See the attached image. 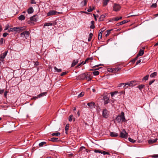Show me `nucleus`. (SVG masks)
<instances>
[{"instance_id": "56", "label": "nucleus", "mask_w": 158, "mask_h": 158, "mask_svg": "<svg viewBox=\"0 0 158 158\" xmlns=\"http://www.w3.org/2000/svg\"><path fill=\"white\" fill-rule=\"evenodd\" d=\"M141 59H140L139 60H138L136 62V65L138 64L139 63H140L141 62Z\"/></svg>"}, {"instance_id": "51", "label": "nucleus", "mask_w": 158, "mask_h": 158, "mask_svg": "<svg viewBox=\"0 0 158 158\" xmlns=\"http://www.w3.org/2000/svg\"><path fill=\"white\" fill-rule=\"evenodd\" d=\"M4 91V89H2L0 88V94H3Z\"/></svg>"}, {"instance_id": "6", "label": "nucleus", "mask_w": 158, "mask_h": 158, "mask_svg": "<svg viewBox=\"0 0 158 158\" xmlns=\"http://www.w3.org/2000/svg\"><path fill=\"white\" fill-rule=\"evenodd\" d=\"M107 110L105 109L103 110L102 111V116L103 117L105 118H107L108 117Z\"/></svg>"}, {"instance_id": "49", "label": "nucleus", "mask_w": 158, "mask_h": 158, "mask_svg": "<svg viewBox=\"0 0 158 158\" xmlns=\"http://www.w3.org/2000/svg\"><path fill=\"white\" fill-rule=\"evenodd\" d=\"M4 39L1 38L0 39V45L2 44L3 43Z\"/></svg>"}, {"instance_id": "44", "label": "nucleus", "mask_w": 158, "mask_h": 158, "mask_svg": "<svg viewBox=\"0 0 158 158\" xmlns=\"http://www.w3.org/2000/svg\"><path fill=\"white\" fill-rule=\"evenodd\" d=\"M138 56H137L134 59L132 60L131 61V62L133 63H134L135 61L137 59Z\"/></svg>"}, {"instance_id": "30", "label": "nucleus", "mask_w": 158, "mask_h": 158, "mask_svg": "<svg viewBox=\"0 0 158 158\" xmlns=\"http://www.w3.org/2000/svg\"><path fill=\"white\" fill-rule=\"evenodd\" d=\"M122 17H117L115 18H114L112 20H115V21H117L121 19H122Z\"/></svg>"}, {"instance_id": "13", "label": "nucleus", "mask_w": 158, "mask_h": 158, "mask_svg": "<svg viewBox=\"0 0 158 158\" xmlns=\"http://www.w3.org/2000/svg\"><path fill=\"white\" fill-rule=\"evenodd\" d=\"M110 135L111 137H116L118 136V135L117 133H116L115 132H110Z\"/></svg>"}, {"instance_id": "40", "label": "nucleus", "mask_w": 158, "mask_h": 158, "mask_svg": "<svg viewBox=\"0 0 158 158\" xmlns=\"http://www.w3.org/2000/svg\"><path fill=\"white\" fill-rule=\"evenodd\" d=\"M84 95V92H82L81 93H80L78 95V97L80 98L82 97Z\"/></svg>"}, {"instance_id": "15", "label": "nucleus", "mask_w": 158, "mask_h": 158, "mask_svg": "<svg viewBox=\"0 0 158 158\" xmlns=\"http://www.w3.org/2000/svg\"><path fill=\"white\" fill-rule=\"evenodd\" d=\"M157 139H153L149 140L148 141V143L149 144H152V143H155Z\"/></svg>"}, {"instance_id": "9", "label": "nucleus", "mask_w": 158, "mask_h": 158, "mask_svg": "<svg viewBox=\"0 0 158 158\" xmlns=\"http://www.w3.org/2000/svg\"><path fill=\"white\" fill-rule=\"evenodd\" d=\"M26 28V27L25 26L22 27H17V31H19V32L25 30Z\"/></svg>"}, {"instance_id": "20", "label": "nucleus", "mask_w": 158, "mask_h": 158, "mask_svg": "<svg viewBox=\"0 0 158 158\" xmlns=\"http://www.w3.org/2000/svg\"><path fill=\"white\" fill-rule=\"evenodd\" d=\"M144 53V51L143 50H140L138 54L137 55V56H142L143 55Z\"/></svg>"}, {"instance_id": "57", "label": "nucleus", "mask_w": 158, "mask_h": 158, "mask_svg": "<svg viewBox=\"0 0 158 158\" xmlns=\"http://www.w3.org/2000/svg\"><path fill=\"white\" fill-rule=\"evenodd\" d=\"M124 85V83H121L119 84L118 86V87H120L122 86V85Z\"/></svg>"}, {"instance_id": "45", "label": "nucleus", "mask_w": 158, "mask_h": 158, "mask_svg": "<svg viewBox=\"0 0 158 158\" xmlns=\"http://www.w3.org/2000/svg\"><path fill=\"white\" fill-rule=\"evenodd\" d=\"M102 154H103V155H110V153L109 152L103 151L102 152Z\"/></svg>"}, {"instance_id": "4", "label": "nucleus", "mask_w": 158, "mask_h": 158, "mask_svg": "<svg viewBox=\"0 0 158 158\" xmlns=\"http://www.w3.org/2000/svg\"><path fill=\"white\" fill-rule=\"evenodd\" d=\"M7 51H6L4 53H2L1 54L0 56V61H3L4 60V59L5 58L6 56L7 55Z\"/></svg>"}, {"instance_id": "46", "label": "nucleus", "mask_w": 158, "mask_h": 158, "mask_svg": "<svg viewBox=\"0 0 158 158\" xmlns=\"http://www.w3.org/2000/svg\"><path fill=\"white\" fill-rule=\"evenodd\" d=\"M68 73V72H63L62 73L60 74V76H63L64 75H66V74H67Z\"/></svg>"}, {"instance_id": "60", "label": "nucleus", "mask_w": 158, "mask_h": 158, "mask_svg": "<svg viewBox=\"0 0 158 158\" xmlns=\"http://www.w3.org/2000/svg\"><path fill=\"white\" fill-rule=\"evenodd\" d=\"M155 81V80H152L150 81L149 83V85H151Z\"/></svg>"}, {"instance_id": "5", "label": "nucleus", "mask_w": 158, "mask_h": 158, "mask_svg": "<svg viewBox=\"0 0 158 158\" xmlns=\"http://www.w3.org/2000/svg\"><path fill=\"white\" fill-rule=\"evenodd\" d=\"M86 74L85 73H83L81 74L78 77V78L81 80L85 79L86 77Z\"/></svg>"}, {"instance_id": "11", "label": "nucleus", "mask_w": 158, "mask_h": 158, "mask_svg": "<svg viewBox=\"0 0 158 158\" xmlns=\"http://www.w3.org/2000/svg\"><path fill=\"white\" fill-rule=\"evenodd\" d=\"M56 13H57V11L54 10H51L47 13V15L49 16L55 15L56 14Z\"/></svg>"}, {"instance_id": "35", "label": "nucleus", "mask_w": 158, "mask_h": 158, "mask_svg": "<svg viewBox=\"0 0 158 158\" xmlns=\"http://www.w3.org/2000/svg\"><path fill=\"white\" fill-rule=\"evenodd\" d=\"M24 32L25 37H28L29 36L30 33L28 31H24Z\"/></svg>"}, {"instance_id": "55", "label": "nucleus", "mask_w": 158, "mask_h": 158, "mask_svg": "<svg viewBox=\"0 0 158 158\" xmlns=\"http://www.w3.org/2000/svg\"><path fill=\"white\" fill-rule=\"evenodd\" d=\"M20 35L22 37H25L24 31L21 33L20 34Z\"/></svg>"}, {"instance_id": "16", "label": "nucleus", "mask_w": 158, "mask_h": 158, "mask_svg": "<svg viewBox=\"0 0 158 158\" xmlns=\"http://www.w3.org/2000/svg\"><path fill=\"white\" fill-rule=\"evenodd\" d=\"M34 11V10L32 7L29 8L27 10V12L28 14H31Z\"/></svg>"}, {"instance_id": "17", "label": "nucleus", "mask_w": 158, "mask_h": 158, "mask_svg": "<svg viewBox=\"0 0 158 158\" xmlns=\"http://www.w3.org/2000/svg\"><path fill=\"white\" fill-rule=\"evenodd\" d=\"M121 69L120 68H117L115 69H111L112 70L111 71L113 73H114L115 72H117L119 71Z\"/></svg>"}, {"instance_id": "33", "label": "nucleus", "mask_w": 158, "mask_h": 158, "mask_svg": "<svg viewBox=\"0 0 158 158\" xmlns=\"http://www.w3.org/2000/svg\"><path fill=\"white\" fill-rule=\"evenodd\" d=\"M109 0H103V6H105L107 5V4L108 2H109Z\"/></svg>"}, {"instance_id": "25", "label": "nucleus", "mask_w": 158, "mask_h": 158, "mask_svg": "<svg viewBox=\"0 0 158 158\" xmlns=\"http://www.w3.org/2000/svg\"><path fill=\"white\" fill-rule=\"evenodd\" d=\"M46 142H42L39 143V147H42L44 145L46 144Z\"/></svg>"}, {"instance_id": "7", "label": "nucleus", "mask_w": 158, "mask_h": 158, "mask_svg": "<svg viewBox=\"0 0 158 158\" xmlns=\"http://www.w3.org/2000/svg\"><path fill=\"white\" fill-rule=\"evenodd\" d=\"M87 105L90 108H92L93 107H95V103L94 102H91L87 103Z\"/></svg>"}, {"instance_id": "2", "label": "nucleus", "mask_w": 158, "mask_h": 158, "mask_svg": "<svg viewBox=\"0 0 158 158\" xmlns=\"http://www.w3.org/2000/svg\"><path fill=\"white\" fill-rule=\"evenodd\" d=\"M127 135L126 131L124 129H123L122 132L120 133V137L122 138L126 139L127 137Z\"/></svg>"}, {"instance_id": "14", "label": "nucleus", "mask_w": 158, "mask_h": 158, "mask_svg": "<svg viewBox=\"0 0 158 158\" xmlns=\"http://www.w3.org/2000/svg\"><path fill=\"white\" fill-rule=\"evenodd\" d=\"M17 31V27L11 28L8 30V31L10 32V31Z\"/></svg>"}, {"instance_id": "37", "label": "nucleus", "mask_w": 158, "mask_h": 158, "mask_svg": "<svg viewBox=\"0 0 158 158\" xmlns=\"http://www.w3.org/2000/svg\"><path fill=\"white\" fill-rule=\"evenodd\" d=\"M129 141L132 143H134L136 142V140H134L131 138H128Z\"/></svg>"}, {"instance_id": "3", "label": "nucleus", "mask_w": 158, "mask_h": 158, "mask_svg": "<svg viewBox=\"0 0 158 158\" xmlns=\"http://www.w3.org/2000/svg\"><path fill=\"white\" fill-rule=\"evenodd\" d=\"M120 6L118 4H114L113 6V10L115 11H118L120 10Z\"/></svg>"}, {"instance_id": "43", "label": "nucleus", "mask_w": 158, "mask_h": 158, "mask_svg": "<svg viewBox=\"0 0 158 158\" xmlns=\"http://www.w3.org/2000/svg\"><path fill=\"white\" fill-rule=\"evenodd\" d=\"M128 22V21H127V20H124L121 22H120L121 23V25H122L123 24H124V23H126Z\"/></svg>"}, {"instance_id": "1", "label": "nucleus", "mask_w": 158, "mask_h": 158, "mask_svg": "<svg viewBox=\"0 0 158 158\" xmlns=\"http://www.w3.org/2000/svg\"><path fill=\"white\" fill-rule=\"evenodd\" d=\"M116 119L118 123H119L122 120L123 122H125L126 120L124 117V112L122 111L121 113V114L120 115H118L116 117Z\"/></svg>"}, {"instance_id": "23", "label": "nucleus", "mask_w": 158, "mask_h": 158, "mask_svg": "<svg viewBox=\"0 0 158 158\" xmlns=\"http://www.w3.org/2000/svg\"><path fill=\"white\" fill-rule=\"evenodd\" d=\"M18 19L21 21L25 19V17L23 15H21L19 17Z\"/></svg>"}, {"instance_id": "50", "label": "nucleus", "mask_w": 158, "mask_h": 158, "mask_svg": "<svg viewBox=\"0 0 158 158\" xmlns=\"http://www.w3.org/2000/svg\"><path fill=\"white\" fill-rule=\"evenodd\" d=\"M8 93V91H5L4 93V96L6 98L7 97V94Z\"/></svg>"}, {"instance_id": "42", "label": "nucleus", "mask_w": 158, "mask_h": 158, "mask_svg": "<svg viewBox=\"0 0 158 158\" xmlns=\"http://www.w3.org/2000/svg\"><path fill=\"white\" fill-rule=\"evenodd\" d=\"M69 124H67L66 125L65 128V130L66 131H67L69 129Z\"/></svg>"}, {"instance_id": "38", "label": "nucleus", "mask_w": 158, "mask_h": 158, "mask_svg": "<svg viewBox=\"0 0 158 158\" xmlns=\"http://www.w3.org/2000/svg\"><path fill=\"white\" fill-rule=\"evenodd\" d=\"M102 32H99V34L98 35V39L99 40H100V39H101L102 38Z\"/></svg>"}, {"instance_id": "24", "label": "nucleus", "mask_w": 158, "mask_h": 158, "mask_svg": "<svg viewBox=\"0 0 158 158\" xmlns=\"http://www.w3.org/2000/svg\"><path fill=\"white\" fill-rule=\"evenodd\" d=\"M47 93L46 92H43V93H42L39 94V95H38V97L39 98H40L41 97H43V96H44L45 95H46V94H47Z\"/></svg>"}, {"instance_id": "12", "label": "nucleus", "mask_w": 158, "mask_h": 158, "mask_svg": "<svg viewBox=\"0 0 158 158\" xmlns=\"http://www.w3.org/2000/svg\"><path fill=\"white\" fill-rule=\"evenodd\" d=\"M78 60H73V62L71 64V67H72L74 66L78 62Z\"/></svg>"}, {"instance_id": "29", "label": "nucleus", "mask_w": 158, "mask_h": 158, "mask_svg": "<svg viewBox=\"0 0 158 158\" xmlns=\"http://www.w3.org/2000/svg\"><path fill=\"white\" fill-rule=\"evenodd\" d=\"M144 85L141 84L138 85L137 86V87L140 90H141L142 89H143L144 87Z\"/></svg>"}, {"instance_id": "22", "label": "nucleus", "mask_w": 158, "mask_h": 158, "mask_svg": "<svg viewBox=\"0 0 158 158\" xmlns=\"http://www.w3.org/2000/svg\"><path fill=\"white\" fill-rule=\"evenodd\" d=\"M50 140L54 142H57V141H59L58 140V138H55V137L52 138Z\"/></svg>"}, {"instance_id": "27", "label": "nucleus", "mask_w": 158, "mask_h": 158, "mask_svg": "<svg viewBox=\"0 0 158 158\" xmlns=\"http://www.w3.org/2000/svg\"><path fill=\"white\" fill-rule=\"evenodd\" d=\"M131 84L129 82L127 83H124V89H125L127 88L129 86H130Z\"/></svg>"}, {"instance_id": "48", "label": "nucleus", "mask_w": 158, "mask_h": 158, "mask_svg": "<svg viewBox=\"0 0 158 158\" xmlns=\"http://www.w3.org/2000/svg\"><path fill=\"white\" fill-rule=\"evenodd\" d=\"M94 152L95 153L98 152V153L102 154V152L100 150H97L96 149L94 150Z\"/></svg>"}, {"instance_id": "28", "label": "nucleus", "mask_w": 158, "mask_h": 158, "mask_svg": "<svg viewBox=\"0 0 158 158\" xmlns=\"http://www.w3.org/2000/svg\"><path fill=\"white\" fill-rule=\"evenodd\" d=\"M118 93V92L117 91H115L113 92H111L110 93L111 96L112 97H113L115 94H116Z\"/></svg>"}, {"instance_id": "21", "label": "nucleus", "mask_w": 158, "mask_h": 158, "mask_svg": "<svg viewBox=\"0 0 158 158\" xmlns=\"http://www.w3.org/2000/svg\"><path fill=\"white\" fill-rule=\"evenodd\" d=\"M92 78L90 77V75H89L88 73H86V77L85 79L87 80L88 81H90Z\"/></svg>"}, {"instance_id": "8", "label": "nucleus", "mask_w": 158, "mask_h": 158, "mask_svg": "<svg viewBox=\"0 0 158 158\" xmlns=\"http://www.w3.org/2000/svg\"><path fill=\"white\" fill-rule=\"evenodd\" d=\"M38 19V16L37 15H35L31 17L30 19L31 21L36 22Z\"/></svg>"}, {"instance_id": "10", "label": "nucleus", "mask_w": 158, "mask_h": 158, "mask_svg": "<svg viewBox=\"0 0 158 158\" xmlns=\"http://www.w3.org/2000/svg\"><path fill=\"white\" fill-rule=\"evenodd\" d=\"M103 99L104 101V104H107L109 102V98L107 97H104Z\"/></svg>"}, {"instance_id": "39", "label": "nucleus", "mask_w": 158, "mask_h": 158, "mask_svg": "<svg viewBox=\"0 0 158 158\" xmlns=\"http://www.w3.org/2000/svg\"><path fill=\"white\" fill-rule=\"evenodd\" d=\"M93 74L95 76H97L99 74V72L98 71H95L93 72Z\"/></svg>"}, {"instance_id": "61", "label": "nucleus", "mask_w": 158, "mask_h": 158, "mask_svg": "<svg viewBox=\"0 0 158 158\" xmlns=\"http://www.w3.org/2000/svg\"><path fill=\"white\" fill-rule=\"evenodd\" d=\"M9 27V25H7L6 27H5V30H7Z\"/></svg>"}, {"instance_id": "18", "label": "nucleus", "mask_w": 158, "mask_h": 158, "mask_svg": "<svg viewBox=\"0 0 158 158\" xmlns=\"http://www.w3.org/2000/svg\"><path fill=\"white\" fill-rule=\"evenodd\" d=\"M75 118L73 117V115H71L69 116V122H71L72 120H73L74 121H75Z\"/></svg>"}, {"instance_id": "32", "label": "nucleus", "mask_w": 158, "mask_h": 158, "mask_svg": "<svg viewBox=\"0 0 158 158\" xmlns=\"http://www.w3.org/2000/svg\"><path fill=\"white\" fill-rule=\"evenodd\" d=\"M54 69L58 73H60L62 71L61 69H58L56 67H54Z\"/></svg>"}, {"instance_id": "58", "label": "nucleus", "mask_w": 158, "mask_h": 158, "mask_svg": "<svg viewBox=\"0 0 158 158\" xmlns=\"http://www.w3.org/2000/svg\"><path fill=\"white\" fill-rule=\"evenodd\" d=\"M31 3L32 4H36V2H35V0H31Z\"/></svg>"}, {"instance_id": "54", "label": "nucleus", "mask_w": 158, "mask_h": 158, "mask_svg": "<svg viewBox=\"0 0 158 158\" xmlns=\"http://www.w3.org/2000/svg\"><path fill=\"white\" fill-rule=\"evenodd\" d=\"M8 35V34L7 33H6V32H5V33H4L3 34V36L4 37H6L7 35Z\"/></svg>"}, {"instance_id": "62", "label": "nucleus", "mask_w": 158, "mask_h": 158, "mask_svg": "<svg viewBox=\"0 0 158 158\" xmlns=\"http://www.w3.org/2000/svg\"><path fill=\"white\" fill-rule=\"evenodd\" d=\"M95 26L94 25H92L90 27L91 29H94L95 28Z\"/></svg>"}, {"instance_id": "31", "label": "nucleus", "mask_w": 158, "mask_h": 158, "mask_svg": "<svg viewBox=\"0 0 158 158\" xmlns=\"http://www.w3.org/2000/svg\"><path fill=\"white\" fill-rule=\"evenodd\" d=\"M95 9L94 7H93V8H92L91 6H90L89 7V8L87 10V11L89 12H91L93 11V10H94Z\"/></svg>"}, {"instance_id": "64", "label": "nucleus", "mask_w": 158, "mask_h": 158, "mask_svg": "<svg viewBox=\"0 0 158 158\" xmlns=\"http://www.w3.org/2000/svg\"><path fill=\"white\" fill-rule=\"evenodd\" d=\"M93 35V34L92 33H89V37H90V38H92Z\"/></svg>"}, {"instance_id": "53", "label": "nucleus", "mask_w": 158, "mask_h": 158, "mask_svg": "<svg viewBox=\"0 0 158 158\" xmlns=\"http://www.w3.org/2000/svg\"><path fill=\"white\" fill-rule=\"evenodd\" d=\"M89 58H87L85 60L84 63L83 64L88 63L89 61Z\"/></svg>"}, {"instance_id": "47", "label": "nucleus", "mask_w": 158, "mask_h": 158, "mask_svg": "<svg viewBox=\"0 0 158 158\" xmlns=\"http://www.w3.org/2000/svg\"><path fill=\"white\" fill-rule=\"evenodd\" d=\"M148 77L149 75H147L146 76H145L143 77V79L145 81L147 80L148 79Z\"/></svg>"}, {"instance_id": "19", "label": "nucleus", "mask_w": 158, "mask_h": 158, "mask_svg": "<svg viewBox=\"0 0 158 158\" xmlns=\"http://www.w3.org/2000/svg\"><path fill=\"white\" fill-rule=\"evenodd\" d=\"M105 17V15H102L100 16V17L99 19V21H102L104 20V18Z\"/></svg>"}, {"instance_id": "41", "label": "nucleus", "mask_w": 158, "mask_h": 158, "mask_svg": "<svg viewBox=\"0 0 158 158\" xmlns=\"http://www.w3.org/2000/svg\"><path fill=\"white\" fill-rule=\"evenodd\" d=\"M112 29H111V30H108L106 31L107 33L106 35V37H107L109 35V34L110 33V31H112Z\"/></svg>"}, {"instance_id": "34", "label": "nucleus", "mask_w": 158, "mask_h": 158, "mask_svg": "<svg viewBox=\"0 0 158 158\" xmlns=\"http://www.w3.org/2000/svg\"><path fill=\"white\" fill-rule=\"evenodd\" d=\"M60 132H56L55 133H53L52 134V135L53 136H58L60 135Z\"/></svg>"}, {"instance_id": "26", "label": "nucleus", "mask_w": 158, "mask_h": 158, "mask_svg": "<svg viewBox=\"0 0 158 158\" xmlns=\"http://www.w3.org/2000/svg\"><path fill=\"white\" fill-rule=\"evenodd\" d=\"M157 74V73L156 72H154L153 73H152L150 75V77H155Z\"/></svg>"}, {"instance_id": "52", "label": "nucleus", "mask_w": 158, "mask_h": 158, "mask_svg": "<svg viewBox=\"0 0 158 158\" xmlns=\"http://www.w3.org/2000/svg\"><path fill=\"white\" fill-rule=\"evenodd\" d=\"M156 3L152 4L151 6V7L152 8H155L156 7Z\"/></svg>"}, {"instance_id": "59", "label": "nucleus", "mask_w": 158, "mask_h": 158, "mask_svg": "<svg viewBox=\"0 0 158 158\" xmlns=\"http://www.w3.org/2000/svg\"><path fill=\"white\" fill-rule=\"evenodd\" d=\"M129 83L130 84H131V85H130V86H133V84L134 83V82L133 81H131L130 82H129Z\"/></svg>"}, {"instance_id": "63", "label": "nucleus", "mask_w": 158, "mask_h": 158, "mask_svg": "<svg viewBox=\"0 0 158 158\" xmlns=\"http://www.w3.org/2000/svg\"><path fill=\"white\" fill-rule=\"evenodd\" d=\"M87 2V0H84V5L85 6L86 5Z\"/></svg>"}, {"instance_id": "36", "label": "nucleus", "mask_w": 158, "mask_h": 158, "mask_svg": "<svg viewBox=\"0 0 158 158\" xmlns=\"http://www.w3.org/2000/svg\"><path fill=\"white\" fill-rule=\"evenodd\" d=\"M52 23H45L44 24V26H52Z\"/></svg>"}]
</instances>
